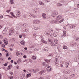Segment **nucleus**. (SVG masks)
Returning a JSON list of instances; mask_svg holds the SVG:
<instances>
[{"label": "nucleus", "instance_id": "nucleus-31", "mask_svg": "<svg viewBox=\"0 0 79 79\" xmlns=\"http://www.w3.org/2000/svg\"><path fill=\"white\" fill-rule=\"evenodd\" d=\"M70 73H71V71L69 70V71H67L66 72V74H69Z\"/></svg>", "mask_w": 79, "mask_h": 79}, {"label": "nucleus", "instance_id": "nucleus-7", "mask_svg": "<svg viewBox=\"0 0 79 79\" xmlns=\"http://www.w3.org/2000/svg\"><path fill=\"white\" fill-rule=\"evenodd\" d=\"M29 17L30 18H36V16L34 14H29Z\"/></svg>", "mask_w": 79, "mask_h": 79}, {"label": "nucleus", "instance_id": "nucleus-36", "mask_svg": "<svg viewBox=\"0 0 79 79\" xmlns=\"http://www.w3.org/2000/svg\"><path fill=\"white\" fill-rule=\"evenodd\" d=\"M51 23H55V21L52 20L50 21Z\"/></svg>", "mask_w": 79, "mask_h": 79}, {"label": "nucleus", "instance_id": "nucleus-47", "mask_svg": "<svg viewBox=\"0 0 79 79\" xmlns=\"http://www.w3.org/2000/svg\"><path fill=\"white\" fill-rule=\"evenodd\" d=\"M3 36L0 35V39H3Z\"/></svg>", "mask_w": 79, "mask_h": 79}, {"label": "nucleus", "instance_id": "nucleus-41", "mask_svg": "<svg viewBox=\"0 0 79 79\" xmlns=\"http://www.w3.org/2000/svg\"><path fill=\"white\" fill-rule=\"evenodd\" d=\"M33 36H34V38H35L36 37V36H37V35H36V34H33Z\"/></svg>", "mask_w": 79, "mask_h": 79}, {"label": "nucleus", "instance_id": "nucleus-13", "mask_svg": "<svg viewBox=\"0 0 79 79\" xmlns=\"http://www.w3.org/2000/svg\"><path fill=\"white\" fill-rule=\"evenodd\" d=\"M42 16L44 19H46V17L45 16H46V14L43 13L42 15Z\"/></svg>", "mask_w": 79, "mask_h": 79}, {"label": "nucleus", "instance_id": "nucleus-24", "mask_svg": "<svg viewBox=\"0 0 79 79\" xmlns=\"http://www.w3.org/2000/svg\"><path fill=\"white\" fill-rule=\"evenodd\" d=\"M64 35H63L64 37H65L66 35V31H63Z\"/></svg>", "mask_w": 79, "mask_h": 79}, {"label": "nucleus", "instance_id": "nucleus-18", "mask_svg": "<svg viewBox=\"0 0 79 79\" xmlns=\"http://www.w3.org/2000/svg\"><path fill=\"white\" fill-rule=\"evenodd\" d=\"M20 43L22 45H24V44H25V42H24V41L22 40L20 42Z\"/></svg>", "mask_w": 79, "mask_h": 79}, {"label": "nucleus", "instance_id": "nucleus-52", "mask_svg": "<svg viewBox=\"0 0 79 79\" xmlns=\"http://www.w3.org/2000/svg\"><path fill=\"white\" fill-rule=\"evenodd\" d=\"M54 35H55L56 36H57V34L56 33H55V34H54Z\"/></svg>", "mask_w": 79, "mask_h": 79}, {"label": "nucleus", "instance_id": "nucleus-51", "mask_svg": "<svg viewBox=\"0 0 79 79\" xmlns=\"http://www.w3.org/2000/svg\"><path fill=\"white\" fill-rule=\"evenodd\" d=\"M22 35L24 37H26V35H25V34L24 33Z\"/></svg>", "mask_w": 79, "mask_h": 79}, {"label": "nucleus", "instance_id": "nucleus-35", "mask_svg": "<svg viewBox=\"0 0 79 79\" xmlns=\"http://www.w3.org/2000/svg\"><path fill=\"white\" fill-rule=\"evenodd\" d=\"M44 50L45 51H48V48H44Z\"/></svg>", "mask_w": 79, "mask_h": 79}, {"label": "nucleus", "instance_id": "nucleus-8", "mask_svg": "<svg viewBox=\"0 0 79 79\" xmlns=\"http://www.w3.org/2000/svg\"><path fill=\"white\" fill-rule=\"evenodd\" d=\"M40 22V21L35 20L33 21V24H37V23H39Z\"/></svg>", "mask_w": 79, "mask_h": 79}, {"label": "nucleus", "instance_id": "nucleus-29", "mask_svg": "<svg viewBox=\"0 0 79 79\" xmlns=\"http://www.w3.org/2000/svg\"><path fill=\"white\" fill-rule=\"evenodd\" d=\"M11 68V65H10L9 66H8V68L7 69H10Z\"/></svg>", "mask_w": 79, "mask_h": 79}, {"label": "nucleus", "instance_id": "nucleus-12", "mask_svg": "<svg viewBox=\"0 0 79 79\" xmlns=\"http://www.w3.org/2000/svg\"><path fill=\"white\" fill-rule=\"evenodd\" d=\"M10 33H13L15 32V30L14 29V28H11L10 29Z\"/></svg>", "mask_w": 79, "mask_h": 79}, {"label": "nucleus", "instance_id": "nucleus-15", "mask_svg": "<svg viewBox=\"0 0 79 79\" xmlns=\"http://www.w3.org/2000/svg\"><path fill=\"white\" fill-rule=\"evenodd\" d=\"M31 73H30L29 74H27V78H28V77H30L31 76Z\"/></svg>", "mask_w": 79, "mask_h": 79}, {"label": "nucleus", "instance_id": "nucleus-28", "mask_svg": "<svg viewBox=\"0 0 79 79\" xmlns=\"http://www.w3.org/2000/svg\"><path fill=\"white\" fill-rule=\"evenodd\" d=\"M66 65L67 66L66 67V68H67L68 67V65H69V63H68V62H66Z\"/></svg>", "mask_w": 79, "mask_h": 79}, {"label": "nucleus", "instance_id": "nucleus-55", "mask_svg": "<svg viewBox=\"0 0 79 79\" xmlns=\"http://www.w3.org/2000/svg\"><path fill=\"white\" fill-rule=\"evenodd\" d=\"M16 68L17 69H19V66H16Z\"/></svg>", "mask_w": 79, "mask_h": 79}, {"label": "nucleus", "instance_id": "nucleus-33", "mask_svg": "<svg viewBox=\"0 0 79 79\" xmlns=\"http://www.w3.org/2000/svg\"><path fill=\"white\" fill-rule=\"evenodd\" d=\"M2 51H4V52H8V51L3 48L2 49Z\"/></svg>", "mask_w": 79, "mask_h": 79}, {"label": "nucleus", "instance_id": "nucleus-5", "mask_svg": "<svg viewBox=\"0 0 79 79\" xmlns=\"http://www.w3.org/2000/svg\"><path fill=\"white\" fill-rule=\"evenodd\" d=\"M21 13L20 11H17V14H16V16L15 18H18V17H19L21 16Z\"/></svg>", "mask_w": 79, "mask_h": 79}, {"label": "nucleus", "instance_id": "nucleus-42", "mask_svg": "<svg viewBox=\"0 0 79 79\" xmlns=\"http://www.w3.org/2000/svg\"><path fill=\"white\" fill-rule=\"evenodd\" d=\"M27 24L26 23H24V24H23V26H24V27H25V26H27Z\"/></svg>", "mask_w": 79, "mask_h": 79}, {"label": "nucleus", "instance_id": "nucleus-64", "mask_svg": "<svg viewBox=\"0 0 79 79\" xmlns=\"http://www.w3.org/2000/svg\"><path fill=\"white\" fill-rule=\"evenodd\" d=\"M60 66L61 67H63V64H60Z\"/></svg>", "mask_w": 79, "mask_h": 79}, {"label": "nucleus", "instance_id": "nucleus-30", "mask_svg": "<svg viewBox=\"0 0 79 79\" xmlns=\"http://www.w3.org/2000/svg\"><path fill=\"white\" fill-rule=\"evenodd\" d=\"M16 54L17 56H18L19 55H20V53H19V52H16Z\"/></svg>", "mask_w": 79, "mask_h": 79}, {"label": "nucleus", "instance_id": "nucleus-56", "mask_svg": "<svg viewBox=\"0 0 79 79\" xmlns=\"http://www.w3.org/2000/svg\"><path fill=\"white\" fill-rule=\"evenodd\" d=\"M10 74H11V75H12L13 73L11 72H10Z\"/></svg>", "mask_w": 79, "mask_h": 79}, {"label": "nucleus", "instance_id": "nucleus-37", "mask_svg": "<svg viewBox=\"0 0 79 79\" xmlns=\"http://www.w3.org/2000/svg\"><path fill=\"white\" fill-rule=\"evenodd\" d=\"M10 2L11 4H13L14 3V2H13V0H10Z\"/></svg>", "mask_w": 79, "mask_h": 79}, {"label": "nucleus", "instance_id": "nucleus-43", "mask_svg": "<svg viewBox=\"0 0 79 79\" xmlns=\"http://www.w3.org/2000/svg\"><path fill=\"white\" fill-rule=\"evenodd\" d=\"M6 56H9V55L8 54V53H6Z\"/></svg>", "mask_w": 79, "mask_h": 79}, {"label": "nucleus", "instance_id": "nucleus-54", "mask_svg": "<svg viewBox=\"0 0 79 79\" xmlns=\"http://www.w3.org/2000/svg\"><path fill=\"white\" fill-rule=\"evenodd\" d=\"M27 57L26 56V55H24V56H23V58H26Z\"/></svg>", "mask_w": 79, "mask_h": 79}, {"label": "nucleus", "instance_id": "nucleus-27", "mask_svg": "<svg viewBox=\"0 0 79 79\" xmlns=\"http://www.w3.org/2000/svg\"><path fill=\"white\" fill-rule=\"evenodd\" d=\"M63 48L64 49H67V48H68V47L64 45L63 46Z\"/></svg>", "mask_w": 79, "mask_h": 79}, {"label": "nucleus", "instance_id": "nucleus-20", "mask_svg": "<svg viewBox=\"0 0 79 79\" xmlns=\"http://www.w3.org/2000/svg\"><path fill=\"white\" fill-rule=\"evenodd\" d=\"M57 49L58 52H61V49L60 48L58 47Z\"/></svg>", "mask_w": 79, "mask_h": 79}, {"label": "nucleus", "instance_id": "nucleus-58", "mask_svg": "<svg viewBox=\"0 0 79 79\" xmlns=\"http://www.w3.org/2000/svg\"><path fill=\"white\" fill-rule=\"evenodd\" d=\"M45 1H46L47 2H49L50 0H45Z\"/></svg>", "mask_w": 79, "mask_h": 79}, {"label": "nucleus", "instance_id": "nucleus-26", "mask_svg": "<svg viewBox=\"0 0 79 79\" xmlns=\"http://www.w3.org/2000/svg\"><path fill=\"white\" fill-rule=\"evenodd\" d=\"M51 46H52V47L55 46V44H54L53 43H52V42H51Z\"/></svg>", "mask_w": 79, "mask_h": 79}, {"label": "nucleus", "instance_id": "nucleus-1", "mask_svg": "<svg viewBox=\"0 0 79 79\" xmlns=\"http://www.w3.org/2000/svg\"><path fill=\"white\" fill-rule=\"evenodd\" d=\"M2 41L4 42V45H7L8 44V39L7 38H5L2 40Z\"/></svg>", "mask_w": 79, "mask_h": 79}, {"label": "nucleus", "instance_id": "nucleus-16", "mask_svg": "<svg viewBox=\"0 0 79 79\" xmlns=\"http://www.w3.org/2000/svg\"><path fill=\"white\" fill-rule=\"evenodd\" d=\"M15 41V39L14 38L11 39L10 40V42H14Z\"/></svg>", "mask_w": 79, "mask_h": 79}, {"label": "nucleus", "instance_id": "nucleus-3", "mask_svg": "<svg viewBox=\"0 0 79 79\" xmlns=\"http://www.w3.org/2000/svg\"><path fill=\"white\" fill-rule=\"evenodd\" d=\"M58 12L56 11H54L52 12V17H55V15H58Z\"/></svg>", "mask_w": 79, "mask_h": 79}, {"label": "nucleus", "instance_id": "nucleus-59", "mask_svg": "<svg viewBox=\"0 0 79 79\" xmlns=\"http://www.w3.org/2000/svg\"><path fill=\"white\" fill-rule=\"evenodd\" d=\"M76 26H75V25H73L72 26V28H74V27H75Z\"/></svg>", "mask_w": 79, "mask_h": 79}, {"label": "nucleus", "instance_id": "nucleus-34", "mask_svg": "<svg viewBox=\"0 0 79 79\" xmlns=\"http://www.w3.org/2000/svg\"><path fill=\"white\" fill-rule=\"evenodd\" d=\"M49 31L51 32H53V30L52 29H51L49 30Z\"/></svg>", "mask_w": 79, "mask_h": 79}, {"label": "nucleus", "instance_id": "nucleus-9", "mask_svg": "<svg viewBox=\"0 0 79 79\" xmlns=\"http://www.w3.org/2000/svg\"><path fill=\"white\" fill-rule=\"evenodd\" d=\"M55 64L56 66H58L59 65V61H58V60H55Z\"/></svg>", "mask_w": 79, "mask_h": 79}, {"label": "nucleus", "instance_id": "nucleus-21", "mask_svg": "<svg viewBox=\"0 0 79 79\" xmlns=\"http://www.w3.org/2000/svg\"><path fill=\"white\" fill-rule=\"evenodd\" d=\"M31 58H32V60H35L36 59V57L34 56H33L31 57Z\"/></svg>", "mask_w": 79, "mask_h": 79}, {"label": "nucleus", "instance_id": "nucleus-50", "mask_svg": "<svg viewBox=\"0 0 79 79\" xmlns=\"http://www.w3.org/2000/svg\"><path fill=\"white\" fill-rule=\"evenodd\" d=\"M25 16H27V13L25 12Z\"/></svg>", "mask_w": 79, "mask_h": 79}, {"label": "nucleus", "instance_id": "nucleus-17", "mask_svg": "<svg viewBox=\"0 0 79 79\" xmlns=\"http://www.w3.org/2000/svg\"><path fill=\"white\" fill-rule=\"evenodd\" d=\"M39 4H40V5H44V3L41 1H39Z\"/></svg>", "mask_w": 79, "mask_h": 79}, {"label": "nucleus", "instance_id": "nucleus-60", "mask_svg": "<svg viewBox=\"0 0 79 79\" xmlns=\"http://www.w3.org/2000/svg\"><path fill=\"white\" fill-rule=\"evenodd\" d=\"M79 40V37H78L77 39H76V40Z\"/></svg>", "mask_w": 79, "mask_h": 79}, {"label": "nucleus", "instance_id": "nucleus-57", "mask_svg": "<svg viewBox=\"0 0 79 79\" xmlns=\"http://www.w3.org/2000/svg\"><path fill=\"white\" fill-rule=\"evenodd\" d=\"M19 38H20V39L21 38V37H22V35H20L19 36Z\"/></svg>", "mask_w": 79, "mask_h": 79}, {"label": "nucleus", "instance_id": "nucleus-10", "mask_svg": "<svg viewBox=\"0 0 79 79\" xmlns=\"http://www.w3.org/2000/svg\"><path fill=\"white\" fill-rule=\"evenodd\" d=\"M47 69L48 71L50 72V71H51V70H52V67H51V66H48L47 67Z\"/></svg>", "mask_w": 79, "mask_h": 79}, {"label": "nucleus", "instance_id": "nucleus-22", "mask_svg": "<svg viewBox=\"0 0 79 79\" xmlns=\"http://www.w3.org/2000/svg\"><path fill=\"white\" fill-rule=\"evenodd\" d=\"M10 15H11V16H12L13 17H14V18H16V17L13 14V12H10Z\"/></svg>", "mask_w": 79, "mask_h": 79}, {"label": "nucleus", "instance_id": "nucleus-38", "mask_svg": "<svg viewBox=\"0 0 79 79\" xmlns=\"http://www.w3.org/2000/svg\"><path fill=\"white\" fill-rule=\"evenodd\" d=\"M1 47H3V48H5V46L4 44L1 45Z\"/></svg>", "mask_w": 79, "mask_h": 79}, {"label": "nucleus", "instance_id": "nucleus-14", "mask_svg": "<svg viewBox=\"0 0 79 79\" xmlns=\"http://www.w3.org/2000/svg\"><path fill=\"white\" fill-rule=\"evenodd\" d=\"M34 71V73H37V72H38V71H39V70L38 69H33V70Z\"/></svg>", "mask_w": 79, "mask_h": 79}, {"label": "nucleus", "instance_id": "nucleus-53", "mask_svg": "<svg viewBox=\"0 0 79 79\" xmlns=\"http://www.w3.org/2000/svg\"><path fill=\"white\" fill-rule=\"evenodd\" d=\"M23 71L25 72V73H27V70H25V69L23 70Z\"/></svg>", "mask_w": 79, "mask_h": 79}, {"label": "nucleus", "instance_id": "nucleus-49", "mask_svg": "<svg viewBox=\"0 0 79 79\" xmlns=\"http://www.w3.org/2000/svg\"><path fill=\"white\" fill-rule=\"evenodd\" d=\"M0 18L1 19H2V18H3V15H1Z\"/></svg>", "mask_w": 79, "mask_h": 79}, {"label": "nucleus", "instance_id": "nucleus-45", "mask_svg": "<svg viewBox=\"0 0 79 79\" xmlns=\"http://www.w3.org/2000/svg\"><path fill=\"white\" fill-rule=\"evenodd\" d=\"M10 51H11V52L13 51V49L11 48H10Z\"/></svg>", "mask_w": 79, "mask_h": 79}, {"label": "nucleus", "instance_id": "nucleus-62", "mask_svg": "<svg viewBox=\"0 0 79 79\" xmlns=\"http://www.w3.org/2000/svg\"><path fill=\"white\" fill-rule=\"evenodd\" d=\"M77 8H79V4L77 5Z\"/></svg>", "mask_w": 79, "mask_h": 79}, {"label": "nucleus", "instance_id": "nucleus-32", "mask_svg": "<svg viewBox=\"0 0 79 79\" xmlns=\"http://www.w3.org/2000/svg\"><path fill=\"white\" fill-rule=\"evenodd\" d=\"M63 21H64V19H63L59 22V23H62Z\"/></svg>", "mask_w": 79, "mask_h": 79}, {"label": "nucleus", "instance_id": "nucleus-6", "mask_svg": "<svg viewBox=\"0 0 79 79\" xmlns=\"http://www.w3.org/2000/svg\"><path fill=\"white\" fill-rule=\"evenodd\" d=\"M63 18V16L61 15H59L58 16H57L56 17L57 21H59V20H60L61 19H62Z\"/></svg>", "mask_w": 79, "mask_h": 79}, {"label": "nucleus", "instance_id": "nucleus-11", "mask_svg": "<svg viewBox=\"0 0 79 79\" xmlns=\"http://www.w3.org/2000/svg\"><path fill=\"white\" fill-rule=\"evenodd\" d=\"M45 70H42V71H40L39 73V74H40V75H42V74H44V73H45Z\"/></svg>", "mask_w": 79, "mask_h": 79}, {"label": "nucleus", "instance_id": "nucleus-46", "mask_svg": "<svg viewBox=\"0 0 79 79\" xmlns=\"http://www.w3.org/2000/svg\"><path fill=\"white\" fill-rule=\"evenodd\" d=\"M72 77H74V74H72L71 75Z\"/></svg>", "mask_w": 79, "mask_h": 79}, {"label": "nucleus", "instance_id": "nucleus-48", "mask_svg": "<svg viewBox=\"0 0 79 79\" xmlns=\"http://www.w3.org/2000/svg\"><path fill=\"white\" fill-rule=\"evenodd\" d=\"M10 11H11V10H7L6 12H7V13H10Z\"/></svg>", "mask_w": 79, "mask_h": 79}, {"label": "nucleus", "instance_id": "nucleus-19", "mask_svg": "<svg viewBox=\"0 0 79 79\" xmlns=\"http://www.w3.org/2000/svg\"><path fill=\"white\" fill-rule=\"evenodd\" d=\"M54 42H55V44H58V40L55 39L54 40Z\"/></svg>", "mask_w": 79, "mask_h": 79}, {"label": "nucleus", "instance_id": "nucleus-2", "mask_svg": "<svg viewBox=\"0 0 79 79\" xmlns=\"http://www.w3.org/2000/svg\"><path fill=\"white\" fill-rule=\"evenodd\" d=\"M44 33L45 34L47 35H49V37H53V34H52V33L50 34L48 33V31H45Z\"/></svg>", "mask_w": 79, "mask_h": 79}, {"label": "nucleus", "instance_id": "nucleus-44", "mask_svg": "<svg viewBox=\"0 0 79 79\" xmlns=\"http://www.w3.org/2000/svg\"><path fill=\"white\" fill-rule=\"evenodd\" d=\"M8 64L6 63H5L4 64V66H7V65Z\"/></svg>", "mask_w": 79, "mask_h": 79}, {"label": "nucleus", "instance_id": "nucleus-4", "mask_svg": "<svg viewBox=\"0 0 79 79\" xmlns=\"http://www.w3.org/2000/svg\"><path fill=\"white\" fill-rule=\"evenodd\" d=\"M34 12L36 13H37V12L40 13V9L37 8H35L34 9Z\"/></svg>", "mask_w": 79, "mask_h": 79}, {"label": "nucleus", "instance_id": "nucleus-63", "mask_svg": "<svg viewBox=\"0 0 79 79\" xmlns=\"http://www.w3.org/2000/svg\"><path fill=\"white\" fill-rule=\"evenodd\" d=\"M79 60H78V58H77V62H79Z\"/></svg>", "mask_w": 79, "mask_h": 79}, {"label": "nucleus", "instance_id": "nucleus-23", "mask_svg": "<svg viewBox=\"0 0 79 79\" xmlns=\"http://www.w3.org/2000/svg\"><path fill=\"white\" fill-rule=\"evenodd\" d=\"M34 29L35 30H38V29H40V27H35Z\"/></svg>", "mask_w": 79, "mask_h": 79}, {"label": "nucleus", "instance_id": "nucleus-40", "mask_svg": "<svg viewBox=\"0 0 79 79\" xmlns=\"http://www.w3.org/2000/svg\"><path fill=\"white\" fill-rule=\"evenodd\" d=\"M6 16H7L9 17V18H13V17H11V16H10L9 15H6Z\"/></svg>", "mask_w": 79, "mask_h": 79}, {"label": "nucleus", "instance_id": "nucleus-39", "mask_svg": "<svg viewBox=\"0 0 79 79\" xmlns=\"http://www.w3.org/2000/svg\"><path fill=\"white\" fill-rule=\"evenodd\" d=\"M45 61H46V62H47V63H48V62H50V61L49 60H45Z\"/></svg>", "mask_w": 79, "mask_h": 79}, {"label": "nucleus", "instance_id": "nucleus-25", "mask_svg": "<svg viewBox=\"0 0 79 79\" xmlns=\"http://www.w3.org/2000/svg\"><path fill=\"white\" fill-rule=\"evenodd\" d=\"M62 4H60V3H58L57 4V6H62Z\"/></svg>", "mask_w": 79, "mask_h": 79}, {"label": "nucleus", "instance_id": "nucleus-61", "mask_svg": "<svg viewBox=\"0 0 79 79\" xmlns=\"http://www.w3.org/2000/svg\"><path fill=\"white\" fill-rule=\"evenodd\" d=\"M10 62L11 63H13V60H11Z\"/></svg>", "mask_w": 79, "mask_h": 79}]
</instances>
